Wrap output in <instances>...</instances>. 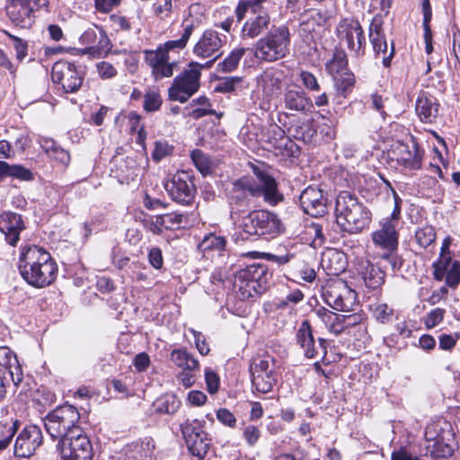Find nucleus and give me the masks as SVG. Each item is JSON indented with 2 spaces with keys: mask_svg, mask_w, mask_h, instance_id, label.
<instances>
[{
  "mask_svg": "<svg viewBox=\"0 0 460 460\" xmlns=\"http://www.w3.org/2000/svg\"><path fill=\"white\" fill-rule=\"evenodd\" d=\"M80 413L70 404L58 406L44 419V426L62 460H93V447L79 426Z\"/></svg>",
  "mask_w": 460,
  "mask_h": 460,
  "instance_id": "obj_1",
  "label": "nucleus"
},
{
  "mask_svg": "<svg viewBox=\"0 0 460 460\" xmlns=\"http://www.w3.org/2000/svg\"><path fill=\"white\" fill-rule=\"evenodd\" d=\"M252 176H243L232 181L226 188V200L232 220H237L241 215L256 207L259 198L270 205H277L283 199L278 190L276 180L266 171L253 166Z\"/></svg>",
  "mask_w": 460,
  "mask_h": 460,
  "instance_id": "obj_2",
  "label": "nucleus"
},
{
  "mask_svg": "<svg viewBox=\"0 0 460 460\" xmlns=\"http://www.w3.org/2000/svg\"><path fill=\"white\" fill-rule=\"evenodd\" d=\"M18 269L22 279L37 288H45L53 283L58 270L50 253L38 245L22 248Z\"/></svg>",
  "mask_w": 460,
  "mask_h": 460,
  "instance_id": "obj_3",
  "label": "nucleus"
},
{
  "mask_svg": "<svg viewBox=\"0 0 460 460\" xmlns=\"http://www.w3.org/2000/svg\"><path fill=\"white\" fill-rule=\"evenodd\" d=\"M336 223L342 232L358 234L367 228L371 221V213L356 195L341 191L335 202Z\"/></svg>",
  "mask_w": 460,
  "mask_h": 460,
  "instance_id": "obj_4",
  "label": "nucleus"
},
{
  "mask_svg": "<svg viewBox=\"0 0 460 460\" xmlns=\"http://www.w3.org/2000/svg\"><path fill=\"white\" fill-rule=\"evenodd\" d=\"M272 272L260 261L243 262L234 273V285L238 288L242 299L260 296L270 287Z\"/></svg>",
  "mask_w": 460,
  "mask_h": 460,
  "instance_id": "obj_5",
  "label": "nucleus"
},
{
  "mask_svg": "<svg viewBox=\"0 0 460 460\" xmlns=\"http://www.w3.org/2000/svg\"><path fill=\"white\" fill-rule=\"evenodd\" d=\"M246 234L244 240L274 238L283 231L281 220L275 213L268 210H252L241 215L237 220H232Z\"/></svg>",
  "mask_w": 460,
  "mask_h": 460,
  "instance_id": "obj_6",
  "label": "nucleus"
},
{
  "mask_svg": "<svg viewBox=\"0 0 460 460\" xmlns=\"http://www.w3.org/2000/svg\"><path fill=\"white\" fill-rule=\"evenodd\" d=\"M290 42L291 34L288 26H273L254 45V57L261 61L275 62L289 54Z\"/></svg>",
  "mask_w": 460,
  "mask_h": 460,
  "instance_id": "obj_7",
  "label": "nucleus"
},
{
  "mask_svg": "<svg viewBox=\"0 0 460 460\" xmlns=\"http://www.w3.org/2000/svg\"><path fill=\"white\" fill-rule=\"evenodd\" d=\"M425 438L428 442L427 454H429L433 460L447 459L452 456L456 448L455 434L448 423H445L444 427L438 425L428 427Z\"/></svg>",
  "mask_w": 460,
  "mask_h": 460,
  "instance_id": "obj_8",
  "label": "nucleus"
},
{
  "mask_svg": "<svg viewBox=\"0 0 460 460\" xmlns=\"http://www.w3.org/2000/svg\"><path fill=\"white\" fill-rule=\"evenodd\" d=\"M201 64L191 61L188 68L174 77L168 89V97L171 101L186 102L200 87Z\"/></svg>",
  "mask_w": 460,
  "mask_h": 460,
  "instance_id": "obj_9",
  "label": "nucleus"
},
{
  "mask_svg": "<svg viewBox=\"0 0 460 460\" xmlns=\"http://www.w3.org/2000/svg\"><path fill=\"white\" fill-rule=\"evenodd\" d=\"M84 75L85 72L82 66L68 60L61 59L52 66V82L59 84L66 93L78 92L84 81Z\"/></svg>",
  "mask_w": 460,
  "mask_h": 460,
  "instance_id": "obj_10",
  "label": "nucleus"
},
{
  "mask_svg": "<svg viewBox=\"0 0 460 460\" xmlns=\"http://www.w3.org/2000/svg\"><path fill=\"white\" fill-rule=\"evenodd\" d=\"M205 421L198 419L186 420L181 424V430L183 435L189 452L198 460H203L211 446V439L208 434L204 431Z\"/></svg>",
  "mask_w": 460,
  "mask_h": 460,
  "instance_id": "obj_11",
  "label": "nucleus"
},
{
  "mask_svg": "<svg viewBox=\"0 0 460 460\" xmlns=\"http://www.w3.org/2000/svg\"><path fill=\"white\" fill-rule=\"evenodd\" d=\"M323 297L324 302L332 309L349 312L353 310L357 294L348 287L346 282L332 280L323 288Z\"/></svg>",
  "mask_w": 460,
  "mask_h": 460,
  "instance_id": "obj_12",
  "label": "nucleus"
},
{
  "mask_svg": "<svg viewBox=\"0 0 460 460\" xmlns=\"http://www.w3.org/2000/svg\"><path fill=\"white\" fill-rule=\"evenodd\" d=\"M276 360L271 357L258 358L250 367L252 387L259 393H270L278 380Z\"/></svg>",
  "mask_w": 460,
  "mask_h": 460,
  "instance_id": "obj_13",
  "label": "nucleus"
},
{
  "mask_svg": "<svg viewBox=\"0 0 460 460\" xmlns=\"http://www.w3.org/2000/svg\"><path fill=\"white\" fill-rule=\"evenodd\" d=\"M164 189L170 198L180 205L190 206L195 200L197 189L192 175L187 172H177L164 184Z\"/></svg>",
  "mask_w": 460,
  "mask_h": 460,
  "instance_id": "obj_14",
  "label": "nucleus"
},
{
  "mask_svg": "<svg viewBox=\"0 0 460 460\" xmlns=\"http://www.w3.org/2000/svg\"><path fill=\"white\" fill-rule=\"evenodd\" d=\"M337 33L341 40L357 57L365 54L366 40L364 31L357 20L343 19L337 27Z\"/></svg>",
  "mask_w": 460,
  "mask_h": 460,
  "instance_id": "obj_15",
  "label": "nucleus"
},
{
  "mask_svg": "<svg viewBox=\"0 0 460 460\" xmlns=\"http://www.w3.org/2000/svg\"><path fill=\"white\" fill-rule=\"evenodd\" d=\"M40 4V0H6V15L15 26L26 28L31 24L33 13Z\"/></svg>",
  "mask_w": 460,
  "mask_h": 460,
  "instance_id": "obj_16",
  "label": "nucleus"
},
{
  "mask_svg": "<svg viewBox=\"0 0 460 460\" xmlns=\"http://www.w3.org/2000/svg\"><path fill=\"white\" fill-rule=\"evenodd\" d=\"M303 211L314 217H323L328 211L327 194L316 186H308L299 196Z\"/></svg>",
  "mask_w": 460,
  "mask_h": 460,
  "instance_id": "obj_17",
  "label": "nucleus"
},
{
  "mask_svg": "<svg viewBox=\"0 0 460 460\" xmlns=\"http://www.w3.org/2000/svg\"><path fill=\"white\" fill-rule=\"evenodd\" d=\"M43 435L40 427L26 426L18 435L14 443V455L17 457H30L42 444Z\"/></svg>",
  "mask_w": 460,
  "mask_h": 460,
  "instance_id": "obj_18",
  "label": "nucleus"
},
{
  "mask_svg": "<svg viewBox=\"0 0 460 460\" xmlns=\"http://www.w3.org/2000/svg\"><path fill=\"white\" fill-rule=\"evenodd\" d=\"M145 62L152 68V74L156 80L171 77L177 62H169L170 57L165 54L160 46L155 50L143 51Z\"/></svg>",
  "mask_w": 460,
  "mask_h": 460,
  "instance_id": "obj_19",
  "label": "nucleus"
},
{
  "mask_svg": "<svg viewBox=\"0 0 460 460\" xmlns=\"http://www.w3.org/2000/svg\"><path fill=\"white\" fill-rule=\"evenodd\" d=\"M369 40L376 55L382 53V64L385 67H390L393 58L394 57V44L392 42L390 51L387 53L388 44L385 35L382 29V22L373 20L369 26Z\"/></svg>",
  "mask_w": 460,
  "mask_h": 460,
  "instance_id": "obj_20",
  "label": "nucleus"
},
{
  "mask_svg": "<svg viewBox=\"0 0 460 460\" xmlns=\"http://www.w3.org/2000/svg\"><path fill=\"white\" fill-rule=\"evenodd\" d=\"M283 103L287 110L303 115L311 113L314 102L310 96L301 88H287L283 94Z\"/></svg>",
  "mask_w": 460,
  "mask_h": 460,
  "instance_id": "obj_21",
  "label": "nucleus"
},
{
  "mask_svg": "<svg viewBox=\"0 0 460 460\" xmlns=\"http://www.w3.org/2000/svg\"><path fill=\"white\" fill-rule=\"evenodd\" d=\"M25 229V225L20 214L4 211L0 216V232L4 234L5 241L11 246H16L20 234Z\"/></svg>",
  "mask_w": 460,
  "mask_h": 460,
  "instance_id": "obj_22",
  "label": "nucleus"
},
{
  "mask_svg": "<svg viewBox=\"0 0 460 460\" xmlns=\"http://www.w3.org/2000/svg\"><path fill=\"white\" fill-rule=\"evenodd\" d=\"M222 39L218 32L213 30H207L195 44L193 53L202 58H207L217 53L223 46L226 37Z\"/></svg>",
  "mask_w": 460,
  "mask_h": 460,
  "instance_id": "obj_23",
  "label": "nucleus"
},
{
  "mask_svg": "<svg viewBox=\"0 0 460 460\" xmlns=\"http://www.w3.org/2000/svg\"><path fill=\"white\" fill-rule=\"evenodd\" d=\"M296 341L303 350V354L306 358H314L318 353L320 348L316 345V340L313 333V328L308 320H304L296 333Z\"/></svg>",
  "mask_w": 460,
  "mask_h": 460,
  "instance_id": "obj_24",
  "label": "nucleus"
},
{
  "mask_svg": "<svg viewBox=\"0 0 460 460\" xmlns=\"http://www.w3.org/2000/svg\"><path fill=\"white\" fill-rule=\"evenodd\" d=\"M372 239L376 245L387 252L397 251L398 233L396 224L391 220H385L382 228L373 233Z\"/></svg>",
  "mask_w": 460,
  "mask_h": 460,
  "instance_id": "obj_25",
  "label": "nucleus"
},
{
  "mask_svg": "<svg viewBox=\"0 0 460 460\" xmlns=\"http://www.w3.org/2000/svg\"><path fill=\"white\" fill-rule=\"evenodd\" d=\"M439 106L435 96L423 92L418 96L415 109L420 120L431 123L438 116Z\"/></svg>",
  "mask_w": 460,
  "mask_h": 460,
  "instance_id": "obj_26",
  "label": "nucleus"
},
{
  "mask_svg": "<svg viewBox=\"0 0 460 460\" xmlns=\"http://www.w3.org/2000/svg\"><path fill=\"white\" fill-rule=\"evenodd\" d=\"M423 151L413 143L411 148L404 144L398 146L397 163L406 169L419 170L422 164Z\"/></svg>",
  "mask_w": 460,
  "mask_h": 460,
  "instance_id": "obj_27",
  "label": "nucleus"
},
{
  "mask_svg": "<svg viewBox=\"0 0 460 460\" xmlns=\"http://www.w3.org/2000/svg\"><path fill=\"white\" fill-rule=\"evenodd\" d=\"M270 24V17L267 12L258 11L243 26L242 37L254 39L266 31Z\"/></svg>",
  "mask_w": 460,
  "mask_h": 460,
  "instance_id": "obj_28",
  "label": "nucleus"
},
{
  "mask_svg": "<svg viewBox=\"0 0 460 460\" xmlns=\"http://www.w3.org/2000/svg\"><path fill=\"white\" fill-rule=\"evenodd\" d=\"M332 76L336 91V93L333 97V102H335L337 104H341V99L347 98V96L351 93L355 84V75L349 70L332 75Z\"/></svg>",
  "mask_w": 460,
  "mask_h": 460,
  "instance_id": "obj_29",
  "label": "nucleus"
},
{
  "mask_svg": "<svg viewBox=\"0 0 460 460\" xmlns=\"http://www.w3.org/2000/svg\"><path fill=\"white\" fill-rule=\"evenodd\" d=\"M314 314L321 319L330 332L335 335H339L342 332L344 314H335L325 307L315 309Z\"/></svg>",
  "mask_w": 460,
  "mask_h": 460,
  "instance_id": "obj_30",
  "label": "nucleus"
},
{
  "mask_svg": "<svg viewBox=\"0 0 460 460\" xmlns=\"http://www.w3.org/2000/svg\"><path fill=\"white\" fill-rule=\"evenodd\" d=\"M6 177H12L23 181L34 180V174L30 169L21 164H10L4 161H0V180Z\"/></svg>",
  "mask_w": 460,
  "mask_h": 460,
  "instance_id": "obj_31",
  "label": "nucleus"
},
{
  "mask_svg": "<svg viewBox=\"0 0 460 460\" xmlns=\"http://www.w3.org/2000/svg\"><path fill=\"white\" fill-rule=\"evenodd\" d=\"M171 360L183 370L192 371L199 367V361L186 349H177L171 352Z\"/></svg>",
  "mask_w": 460,
  "mask_h": 460,
  "instance_id": "obj_32",
  "label": "nucleus"
},
{
  "mask_svg": "<svg viewBox=\"0 0 460 460\" xmlns=\"http://www.w3.org/2000/svg\"><path fill=\"white\" fill-rule=\"evenodd\" d=\"M385 273L377 266L367 263L362 272V278L365 285L371 288L376 289L385 282Z\"/></svg>",
  "mask_w": 460,
  "mask_h": 460,
  "instance_id": "obj_33",
  "label": "nucleus"
},
{
  "mask_svg": "<svg viewBox=\"0 0 460 460\" xmlns=\"http://www.w3.org/2000/svg\"><path fill=\"white\" fill-rule=\"evenodd\" d=\"M21 426L19 420L0 421V452L5 450Z\"/></svg>",
  "mask_w": 460,
  "mask_h": 460,
  "instance_id": "obj_34",
  "label": "nucleus"
},
{
  "mask_svg": "<svg viewBox=\"0 0 460 460\" xmlns=\"http://www.w3.org/2000/svg\"><path fill=\"white\" fill-rule=\"evenodd\" d=\"M322 262L323 266L328 270L329 275L337 276L345 270L343 256L337 252H330L324 254Z\"/></svg>",
  "mask_w": 460,
  "mask_h": 460,
  "instance_id": "obj_35",
  "label": "nucleus"
},
{
  "mask_svg": "<svg viewBox=\"0 0 460 460\" xmlns=\"http://www.w3.org/2000/svg\"><path fill=\"white\" fill-rule=\"evenodd\" d=\"M45 153L52 159L61 163L62 164L67 165L70 162L69 153L59 146L54 140L46 139L41 145Z\"/></svg>",
  "mask_w": 460,
  "mask_h": 460,
  "instance_id": "obj_36",
  "label": "nucleus"
},
{
  "mask_svg": "<svg viewBox=\"0 0 460 460\" xmlns=\"http://www.w3.org/2000/svg\"><path fill=\"white\" fill-rule=\"evenodd\" d=\"M193 31H194V24L193 23L187 24V25H185L183 32L180 39L168 40V41L164 42L163 45H159V46L162 48V49L167 55H169L170 51L181 50L186 47L191 34L193 33Z\"/></svg>",
  "mask_w": 460,
  "mask_h": 460,
  "instance_id": "obj_37",
  "label": "nucleus"
},
{
  "mask_svg": "<svg viewBox=\"0 0 460 460\" xmlns=\"http://www.w3.org/2000/svg\"><path fill=\"white\" fill-rule=\"evenodd\" d=\"M247 49L239 48L233 49L230 54L217 65V71L222 73H231L234 71Z\"/></svg>",
  "mask_w": 460,
  "mask_h": 460,
  "instance_id": "obj_38",
  "label": "nucleus"
},
{
  "mask_svg": "<svg viewBox=\"0 0 460 460\" xmlns=\"http://www.w3.org/2000/svg\"><path fill=\"white\" fill-rule=\"evenodd\" d=\"M326 69L331 75L349 71L347 54L343 49H335L332 59L326 64Z\"/></svg>",
  "mask_w": 460,
  "mask_h": 460,
  "instance_id": "obj_39",
  "label": "nucleus"
},
{
  "mask_svg": "<svg viewBox=\"0 0 460 460\" xmlns=\"http://www.w3.org/2000/svg\"><path fill=\"white\" fill-rule=\"evenodd\" d=\"M155 405L159 413L173 414L178 411L181 402L174 394H166L159 398Z\"/></svg>",
  "mask_w": 460,
  "mask_h": 460,
  "instance_id": "obj_40",
  "label": "nucleus"
},
{
  "mask_svg": "<svg viewBox=\"0 0 460 460\" xmlns=\"http://www.w3.org/2000/svg\"><path fill=\"white\" fill-rule=\"evenodd\" d=\"M246 256H251L252 258H261L268 261L274 262L278 264L279 266L285 265L291 261L292 259H294L295 254L291 253L289 252H287L285 253H271V252H252L245 254Z\"/></svg>",
  "mask_w": 460,
  "mask_h": 460,
  "instance_id": "obj_41",
  "label": "nucleus"
},
{
  "mask_svg": "<svg viewBox=\"0 0 460 460\" xmlns=\"http://www.w3.org/2000/svg\"><path fill=\"white\" fill-rule=\"evenodd\" d=\"M184 218L182 214L167 213L156 216V223L164 225V228L166 230H175L181 228Z\"/></svg>",
  "mask_w": 460,
  "mask_h": 460,
  "instance_id": "obj_42",
  "label": "nucleus"
},
{
  "mask_svg": "<svg viewBox=\"0 0 460 460\" xmlns=\"http://www.w3.org/2000/svg\"><path fill=\"white\" fill-rule=\"evenodd\" d=\"M288 132L294 138L305 143L311 141L312 137L315 134V130L311 128L308 122L292 125L288 128Z\"/></svg>",
  "mask_w": 460,
  "mask_h": 460,
  "instance_id": "obj_43",
  "label": "nucleus"
},
{
  "mask_svg": "<svg viewBox=\"0 0 460 460\" xmlns=\"http://www.w3.org/2000/svg\"><path fill=\"white\" fill-rule=\"evenodd\" d=\"M190 158L195 167L201 174L205 176L211 172V161L203 151L200 149H194L190 154Z\"/></svg>",
  "mask_w": 460,
  "mask_h": 460,
  "instance_id": "obj_44",
  "label": "nucleus"
},
{
  "mask_svg": "<svg viewBox=\"0 0 460 460\" xmlns=\"http://www.w3.org/2000/svg\"><path fill=\"white\" fill-rule=\"evenodd\" d=\"M415 239L422 248H428L436 241V232L433 226H425L418 228L415 232Z\"/></svg>",
  "mask_w": 460,
  "mask_h": 460,
  "instance_id": "obj_45",
  "label": "nucleus"
},
{
  "mask_svg": "<svg viewBox=\"0 0 460 460\" xmlns=\"http://www.w3.org/2000/svg\"><path fill=\"white\" fill-rule=\"evenodd\" d=\"M226 243L227 241L226 237L211 234L202 240L200 246L204 251L221 252L226 250Z\"/></svg>",
  "mask_w": 460,
  "mask_h": 460,
  "instance_id": "obj_46",
  "label": "nucleus"
},
{
  "mask_svg": "<svg viewBox=\"0 0 460 460\" xmlns=\"http://www.w3.org/2000/svg\"><path fill=\"white\" fill-rule=\"evenodd\" d=\"M259 84L261 86L264 93L273 92L275 89H279L281 81L276 77L271 71H264L258 79Z\"/></svg>",
  "mask_w": 460,
  "mask_h": 460,
  "instance_id": "obj_47",
  "label": "nucleus"
},
{
  "mask_svg": "<svg viewBox=\"0 0 460 460\" xmlns=\"http://www.w3.org/2000/svg\"><path fill=\"white\" fill-rule=\"evenodd\" d=\"M162 103L163 99L158 92L149 90L144 94L143 109L146 112L157 111Z\"/></svg>",
  "mask_w": 460,
  "mask_h": 460,
  "instance_id": "obj_48",
  "label": "nucleus"
},
{
  "mask_svg": "<svg viewBox=\"0 0 460 460\" xmlns=\"http://www.w3.org/2000/svg\"><path fill=\"white\" fill-rule=\"evenodd\" d=\"M4 368V373H7L11 377L13 385L18 386L23 379V372L22 366L17 359V357H11V362H9V364Z\"/></svg>",
  "mask_w": 460,
  "mask_h": 460,
  "instance_id": "obj_49",
  "label": "nucleus"
},
{
  "mask_svg": "<svg viewBox=\"0 0 460 460\" xmlns=\"http://www.w3.org/2000/svg\"><path fill=\"white\" fill-rule=\"evenodd\" d=\"M446 310L437 307L429 312L424 319V324L427 329H432L439 324L443 320Z\"/></svg>",
  "mask_w": 460,
  "mask_h": 460,
  "instance_id": "obj_50",
  "label": "nucleus"
},
{
  "mask_svg": "<svg viewBox=\"0 0 460 460\" xmlns=\"http://www.w3.org/2000/svg\"><path fill=\"white\" fill-rule=\"evenodd\" d=\"M446 285L449 288H456L460 283V262L455 261L450 269L446 273Z\"/></svg>",
  "mask_w": 460,
  "mask_h": 460,
  "instance_id": "obj_51",
  "label": "nucleus"
},
{
  "mask_svg": "<svg viewBox=\"0 0 460 460\" xmlns=\"http://www.w3.org/2000/svg\"><path fill=\"white\" fill-rule=\"evenodd\" d=\"M242 81L238 76H228L219 79L215 91L218 93H231L235 90V87Z\"/></svg>",
  "mask_w": 460,
  "mask_h": 460,
  "instance_id": "obj_52",
  "label": "nucleus"
},
{
  "mask_svg": "<svg viewBox=\"0 0 460 460\" xmlns=\"http://www.w3.org/2000/svg\"><path fill=\"white\" fill-rule=\"evenodd\" d=\"M394 314V310L390 308L386 304H379L373 309L374 317L382 323H388Z\"/></svg>",
  "mask_w": 460,
  "mask_h": 460,
  "instance_id": "obj_53",
  "label": "nucleus"
},
{
  "mask_svg": "<svg viewBox=\"0 0 460 460\" xmlns=\"http://www.w3.org/2000/svg\"><path fill=\"white\" fill-rule=\"evenodd\" d=\"M299 79L307 90L311 92L321 91V86L313 73L309 71H301L299 74Z\"/></svg>",
  "mask_w": 460,
  "mask_h": 460,
  "instance_id": "obj_54",
  "label": "nucleus"
},
{
  "mask_svg": "<svg viewBox=\"0 0 460 460\" xmlns=\"http://www.w3.org/2000/svg\"><path fill=\"white\" fill-rule=\"evenodd\" d=\"M205 381L209 394H214L218 391L220 379L217 374L211 368L207 367L205 369Z\"/></svg>",
  "mask_w": 460,
  "mask_h": 460,
  "instance_id": "obj_55",
  "label": "nucleus"
},
{
  "mask_svg": "<svg viewBox=\"0 0 460 460\" xmlns=\"http://www.w3.org/2000/svg\"><path fill=\"white\" fill-rule=\"evenodd\" d=\"M172 151V147L166 141L157 140L155 142V149L152 153V157L155 161H160Z\"/></svg>",
  "mask_w": 460,
  "mask_h": 460,
  "instance_id": "obj_56",
  "label": "nucleus"
},
{
  "mask_svg": "<svg viewBox=\"0 0 460 460\" xmlns=\"http://www.w3.org/2000/svg\"><path fill=\"white\" fill-rule=\"evenodd\" d=\"M243 435L249 446H254L261 437V431L258 427L248 425L243 429Z\"/></svg>",
  "mask_w": 460,
  "mask_h": 460,
  "instance_id": "obj_57",
  "label": "nucleus"
},
{
  "mask_svg": "<svg viewBox=\"0 0 460 460\" xmlns=\"http://www.w3.org/2000/svg\"><path fill=\"white\" fill-rule=\"evenodd\" d=\"M190 332L194 336L195 346L199 352L203 356L208 355L210 351V348L206 341L204 334L193 329H191Z\"/></svg>",
  "mask_w": 460,
  "mask_h": 460,
  "instance_id": "obj_58",
  "label": "nucleus"
},
{
  "mask_svg": "<svg viewBox=\"0 0 460 460\" xmlns=\"http://www.w3.org/2000/svg\"><path fill=\"white\" fill-rule=\"evenodd\" d=\"M304 299V294L301 290L296 289L290 292L284 299L278 304L279 308H285L289 304L296 305Z\"/></svg>",
  "mask_w": 460,
  "mask_h": 460,
  "instance_id": "obj_59",
  "label": "nucleus"
},
{
  "mask_svg": "<svg viewBox=\"0 0 460 460\" xmlns=\"http://www.w3.org/2000/svg\"><path fill=\"white\" fill-rule=\"evenodd\" d=\"M217 418L221 423L230 428H234L236 424V418L226 408H221L217 411Z\"/></svg>",
  "mask_w": 460,
  "mask_h": 460,
  "instance_id": "obj_60",
  "label": "nucleus"
},
{
  "mask_svg": "<svg viewBox=\"0 0 460 460\" xmlns=\"http://www.w3.org/2000/svg\"><path fill=\"white\" fill-rule=\"evenodd\" d=\"M8 37L13 41V48L16 51V57L19 60L24 58L27 55V43L23 41L22 39L15 37L8 32H6Z\"/></svg>",
  "mask_w": 460,
  "mask_h": 460,
  "instance_id": "obj_61",
  "label": "nucleus"
},
{
  "mask_svg": "<svg viewBox=\"0 0 460 460\" xmlns=\"http://www.w3.org/2000/svg\"><path fill=\"white\" fill-rule=\"evenodd\" d=\"M148 260L155 269H161L164 264L163 253L160 248L153 247L149 250Z\"/></svg>",
  "mask_w": 460,
  "mask_h": 460,
  "instance_id": "obj_62",
  "label": "nucleus"
},
{
  "mask_svg": "<svg viewBox=\"0 0 460 460\" xmlns=\"http://www.w3.org/2000/svg\"><path fill=\"white\" fill-rule=\"evenodd\" d=\"M391 460H420L419 456L412 455L405 447L394 449L391 455Z\"/></svg>",
  "mask_w": 460,
  "mask_h": 460,
  "instance_id": "obj_63",
  "label": "nucleus"
},
{
  "mask_svg": "<svg viewBox=\"0 0 460 460\" xmlns=\"http://www.w3.org/2000/svg\"><path fill=\"white\" fill-rule=\"evenodd\" d=\"M98 40L97 32L94 29H88L80 37V42L84 45H89L92 49H95Z\"/></svg>",
  "mask_w": 460,
  "mask_h": 460,
  "instance_id": "obj_64",
  "label": "nucleus"
}]
</instances>
